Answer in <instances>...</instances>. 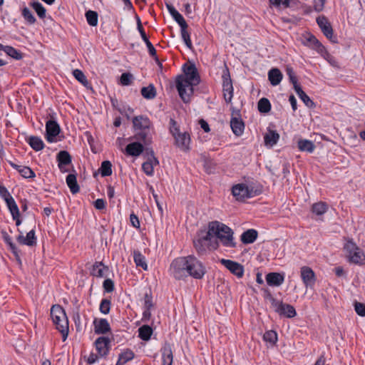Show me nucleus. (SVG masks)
Listing matches in <instances>:
<instances>
[{"instance_id":"obj_57","label":"nucleus","mask_w":365,"mask_h":365,"mask_svg":"<svg viewBox=\"0 0 365 365\" xmlns=\"http://www.w3.org/2000/svg\"><path fill=\"white\" fill-rule=\"evenodd\" d=\"M133 75L129 73H123L120 76V83L123 86H128L131 83Z\"/></svg>"},{"instance_id":"obj_17","label":"nucleus","mask_w":365,"mask_h":365,"mask_svg":"<svg viewBox=\"0 0 365 365\" xmlns=\"http://www.w3.org/2000/svg\"><path fill=\"white\" fill-rule=\"evenodd\" d=\"M274 309V312L280 316L286 317L287 318H293L297 314L296 310L293 306L288 304H284L281 301Z\"/></svg>"},{"instance_id":"obj_9","label":"nucleus","mask_w":365,"mask_h":365,"mask_svg":"<svg viewBox=\"0 0 365 365\" xmlns=\"http://www.w3.org/2000/svg\"><path fill=\"white\" fill-rule=\"evenodd\" d=\"M303 44L311 49L315 50L318 53L322 56L328 54L327 49L322 44V43L312 34H307L304 36Z\"/></svg>"},{"instance_id":"obj_58","label":"nucleus","mask_w":365,"mask_h":365,"mask_svg":"<svg viewBox=\"0 0 365 365\" xmlns=\"http://www.w3.org/2000/svg\"><path fill=\"white\" fill-rule=\"evenodd\" d=\"M103 287L106 292H112L114 290V282L110 279H106L103 282Z\"/></svg>"},{"instance_id":"obj_48","label":"nucleus","mask_w":365,"mask_h":365,"mask_svg":"<svg viewBox=\"0 0 365 365\" xmlns=\"http://www.w3.org/2000/svg\"><path fill=\"white\" fill-rule=\"evenodd\" d=\"M86 18L88 24L91 26H96L98 24V14L96 11L89 10L86 13Z\"/></svg>"},{"instance_id":"obj_31","label":"nucleus","mask_w":365,"mask_h":365,"mask_svg":"<svg viewBox=\"0 0 365 365\" xmlns=\"http://www.w3.org/2000/svg\"><path fill=\"white\" fill-rule=\"evenodd\" d=\"M294 91L297 96H299V98L303 101L306 106H307L308 108H313L314 106V103L303 91L301 86H295Z\"/></svg>"},{"instance_id":"obj_5","label":"nucleus","mask_w":365,"mask_h":365,"mask_svg":"<svg viewBox=\"0 0 365 365\" xmlns=\"http://www.w3.org/2000/svg\"><path fill=\"white\" fill-rule=\"evenodd\" d=\"M51 317L56 329L61 332L63 341H66L68 334V320L65 310L58 304L52 306Z\"/></svg>"},{"instance_id":"obj_11","label":"nucleus","mask_w":365,"mask_h":365,"mask_svg":"<svg viewBox=\"0 0 365 365\" xmlns=\"http://www.w3.org/2000/svg\"><path fill=\"white\" fill-rule=\"evenodd\" d=\"M145 151L147 154L150 155V157L143 163L142 169L148 176H153L154 174V167L158 165L159 161L155 157L153 149L146 148Z\"/></svg>"},{"instance_id":"obj_45","label":"nucleus","mask_w":365,"mask_h":365,"mask_svg":"<svg viewBox=\"0 0 365 365\" xmlns=\"http://www.w3.org/2000/svg\"><path fill=\"white\" fill-rule=\"evenodd\" d=\"M4 51L16 60H20L23 57L22 53L19 51L10 46H6Z\"/></svg>"},{"instance_id":"obj_54","label":"nucleus","mask_w":365,"mask_h":365,"mask_svg":"<svg viewBox=\"0 0 365 365\" xmlns=\"http://www.w3.org/2000/svg\"><path fill=\"white\" fill-rule=\"evenodd\" d=\"M286 73L289 77V81L293 84L294 89H295V86H300L298 84L297 76L292 67H287Z\"/></svg>"},{"instance_id":"obj_14","label":"nucleus","mask_w":365,"mask_h":365,"mask_svg":"<svg viewBox=\"0 0 365 365\" xmlns=\"http://www.w3.org/2000/svg\"><path fill=\"white\" fill-rule=\"evenodd\" d=\"M317 23L324 35L332 42H336V38L333 35V29L328 19L324 16H319Z\"/></svg>"},{"instance_id":"obj_44","label":"nucleus","mask_w":365,"mask_h":365,"mask_svg":"<svg viewBox=\"0 0 365 365\" xmlns=\"http://www.w3.org/2000/svg\"><path fill=\"white\" fill-rule=\"evenodd\" d=\"M258 110L260 113H268L271 110V103L266 98H262L258 101Z\"/></svg>"},{"instance_id":"obj_20","label":"nucleus","mask_w":365,"mask_h":365,"mask_svg":"<svg viewBox=\"0 0 365 365\" xmlns=\"http://www.w3.org/2000/svg\"><path fill=\"white\" fill-rule=\"evenodd\" d=\"M265 279L269 286L279 287L284 281V274L279 272H270L266 275Z\"/></svg>"},{"instance_id":"obj_55","label":"nucleus","mask_w":365,"mask_h":365,"mask_svg":"<svg viewBox=\"0 0 365 365\" xmlns=\"http://www.w3.org/2000/svg\"><path fill=\"white\" fill-rule=\"evenodd\" d=\"M100 311L104 314H107L110 312V301L107 299H103L100 304Z\"/></svg>"},{"instance_id":"obj_42","label":"nucleus","mask_w":365,"mask_h":365,"mask_svg":"<svg viewBox=\"0 0 365 365\" xmlns=\"http://www.w3.org/2000/svg\"><path fill=\"white\" fill-rule=\"evenodd\" d=\"M30 6L34 9L36 12L38 16L40 19H44L46 17V9L38 1H33L30 3Z\"/></svg>"},{"instance_id":"obj_1","label":"nucleus","mask_w":365,"mask_h":365,"mask_svg":"<svg viewBox=\"0 0 365 365\" xmlns=\"http://www.w3.org/2000/svg\"><path fill=\"white\" fill-rule=\"evenodd\" d=\"M170 270L177 279H183L187 277L201 279L206 273L205 266L193 255L175 259L171 263Z\"/></svg>"},{"instance_id":"obj_29","label":"nucleus","mask_w":365,"mask_h":365,"mask_svg":"<svg viewBox=\"0 0 365 365\" xmlns=\"http://www.w3.org/2000/svg\"><path fill=\"white\" fill-rule=\"evenodd\" d=\"M26 141L29 145L36 151H40L44 148V143L40 137L30 136L28 138Z\"/></svg>"},{"instance_id":"obj_61","label":"nucleus","mask_w":365,"mask_h":365,"mask_svg":"<svg viewBox=\"0 0 365 365\" xmlns=\"http://www.w3.org/2000/svg\"><path fill=\"white\" fill-rule=\"evenodd\" d=\"M144 306L145 309H150L153 307L152 296L148 293L144 297Z\"/></svg>"},{"instance_id":"obj_33","label":"nucleus","mask_w":365,"mask_h":365,"mask_svg":"<svg viewBox=\"0 0 365 365\" xmlns=\"http://www.w3.org/2000/svg\"><path fill=\"white\" fill-rule=\"evenodd\" d=\"M153 330L149 325H143L138 329V336L143 341L150 340Z\"/></svg>"},{"instance_id":"obj_10","label":"nucleus","mask_w":365,"mask_h":365,"mask_svg":"<svg viewBox=\"0 0 365 365\" xmlns=\"http://www.w3.org/2000/svg\"><path fill=\"white\" fill-rule=\"evenodd\" d=\"M300 277L306 288H313L316 282V276L313 269L307 266L300 268Z\"/></svg>"},{"instance_id":"obj_18","label":"nucleus","mask_w":365,"mask_h":365,"mask_svg":"<svg viewBox=\"0 0 365 365\" xmlns=\"http://www.w3.org/2000/svg\"><path fill=\"white\" fill-rule=\"evenodd\" d=\"M109 343V339L105 336L98 337L96 340V349L100 357L106 356L108 354Z\"/></svg>"},{"instance_id":"obj_52","label":"nucleus","mask_w":365,"mask_h":365,"mask_svg":"<svg viewBox=\"0 0 365 365\" xmlns=\"http://www.w3.org/2000/svg\"><path fill=\"white\" fill-rule=\"evenodd\" d=\"M18 171L25 178H33L35 177L34 172L29 167L21 166Z\"/></svg>"},{"instance_id":"obj_59","label":"nucleus","mask_w":365,"mask_h":365,"mask_svg":"<svg viewBox=\"0 0 365 365\" xmlns=\"http://www.w3.org/2000/svg\"><path fill=\"white\" fill-rule=\"evenodd\" d=\"M354 309L359 316H365V304L360 302H356L354 304Z\"/></svg>"},{"instance_id":"obj_30","label":"nucleus","mask_w":365,"mask_h":365,"mask_svg":"<svg viewBox=\"0 0 365 365\" xmlns=\"http://www.w3.org/2000/svg\"><path fill=\"white\" fill-rule=\"evenodd\" d=\"M298 148L299 150L312 153L315 149V145L312 141L307 139H301L298 141Z\"/></svg>"},{"instance_id":"obj_64","label":"nucleus","mask_w":365,"mask_h":365,"mask_svg":"<svg viewBox=\"0 0 365 365\" xmlns=\"http://www.w3.org/2000/svg\"><path fill=\"white\" fill-rule=\"evenodd\" d=\"M94 207L97 210H103L106 207V201L104 200H103V199H97L94 202Z\"/></svg>"},{"instance_id":"obj_24","label":"nucleus","mask_w":365,"mask_h":365,"mask_svg":"<svg viewBox=\"0 0 365 365\" xmlns=\"http://www.w3.org/2000/svg\"><path fill=\"white\" fill-rule=\"evenodd\" d=\"M230 126L232 132L237 136L241 135L245 129L243 121L237 117H234L230 120Z\"/></svg>"},{"instance_id":"obj_7","label":"nucleus","mask_w":365,"mask_h":365,"mask_svg":"<svg viewBox=\"0 0 365 365\" xmlns=\"http://www.w3.org/2000/svg\"><path fill=\"white\" fill-rule=\"evenodd\" d=\"M344 249L349 262L359 265L365 264V253L352 240H348Z\"/></svg>"},{"instance_id":"obj_36","label":"nucleus","mask_w":365,"mask_h":365,"mask_svg":"<svg viewBox=\"0 0 365 365\" xmlns=\"http://www.w3.org/2000/svg\"><path fill=\"white\" fill-rule=\"evenodd\" d=\"M134 356L135 354L133 351L127 349L119 355L115 365H124L128 361L132 360L134 358Z\"/></svg>"},{"instance_id":"obj_26","label":"nucleus","mask_w":365,"mask_h":365,"mask_svg":"<svg viewBox=\"0 0 365 365\" xmlns=\"http://www.w3.org/2000/svg\"><path fill=\"white\" fill-rule=\"evenodd\" d=\"M279 135L276 130H269L264 135V140L266 145L272 147L276 145L279 140Z\"/></svg>"},{"instance_id":"obj_46","label":"nucleus","mask_w":365,"mask_h":365,"mask_svg":"<svg viewBox=\"0 0 365 365\" xmlns=\"http://www.w3.org/2000/svg\"><path fill=\"white\" fill-rule=\"evenodd\" d=\"M100 173L101 176L107 177L112 175V165L111 163L108 160L103 161L101 163V166L100 168Z\"/></svg>"},{"instance_id":"obj_27","label":"nucleus","mask_w":365,"mask_h":365,"mask_svg":"<svg viewBox=\"0 0 365 365\" xmlns=\"http://www.w3.org/2000/svg\"><path fill=\"white\" fill-rule=\"evenodd\" d=\"M268 78L272 86H277L282 79V73L278 68H272L268 72Z\"/></svg>"},{"instance_id":"obj_28","label":"nucleus","mask_w":365,"mask_h":365,"mask_svg":"<svg viewBox=\"0 0 365 365\" xmlns=\"http://www.w3.org/2000/svg\"><path fill=\"white\" fill-rule=\"evenodd\" d=\"M257 235L258 233L255 230H248L242 234L241 240L244 244L253 243L256 240Z\"/></svg>"},{"instance_id":"obj_2","label":"nucleus","mask_w":365,"mask_h":365,"mask_svg":"<svg viewBox=\"0 0 365 365\" xmlns=\"http://www.w3.org/2000/svg\"><path fill=\"white\" fill-rule=\"evenodd\" d=\"M183 71L185 75H180L176 78V88L182 101L188 103L193 93V86L199 83L200 78L194 64H185Z\"/></svg>"},{"instance_id":"obj_19","label":"nucleus","mask_w":365,"mask_h":365,"mask_svg":"<svg viewBox=\"0 0 365 365\" xmlns=\"http://www.w3.org/2000/svg\"><path fill=\"white\" fill-rule=\"evenodd\" d=\"M161 354L163 365H173V353L172 345L169 343H165L161 348Z\"/></svg>"},{"instance_id":"obj_4","label":"nucleus","mask_w":365,"mask_h":365,"mask_svg":"<svg viewBox=\"0 0 365 365\" xmlns=\"http://www.w3.org/2000/svg\"><path fill=\"white\" fill-rule=\"evenodd\" d=\"M133 123L136 131L133 138L136 140L142 141L145 145H150L153 138L149 118L143 115L136 116L133 119Z\"/></svg>"},{"instance_id":"obj_23","label":"nucleus","mask_w":365,"mask_h":365,"mask_svg":"<svg viewBox=\"0 0 365 365\" xmlns=\"http://www.w3.org/2000/svg\"><path fill=\"white\" fill-rule=\"evenodd\" d=\"M108 272V267L105 266L102 262H96L91 270V274L96 277H104Z\"/></svg>"},{"instance_id":"obj_3","label":"nucleus","mask_w":365,"mask_h":365,"mask_svg":"<svg viewBox=\"0 0 365 365\" xmlns=\"http://www.w3.org/2000/svg\"><path fill=\"white\" fill-rule=\"evenodd\" d=\"M214 237L219 239L225 247H235L236 244L234 242L233 232L232 229L220 222L212 221L208 225L207 237L211 240Z\"/></svg>"},{"instance_id":"obj_40","label":"nucleus","mask_w":365,"mask_h":365,"mask_svg":"<svg viewBox=\"0 0 365 365\" xmlns=\"http://www.w3.org/2000/svg\"><path fill=\"white\" fill-rule=\"evenodd\" d=\"M141 95L146 99H153L156 96V90L153 84L141 88Z\"/></svg>"},{"instance_id":"obj_22","label":"nucleus","mask_w":365,"mask_h":365,"mask_svg":"<svg viewBox=\"0 0 365 365\" xmlns=\"http://www.w3.org/2000/svg\"><path fill=\"white\" fill-rule=\"evenodd\" d=\"M17 241L21 244L27 246H33L36 243V237L35 236L34 230L29 231L26 236L24 237L22 234L17 237Z\"/></svg>"},{"instance_id":"obj_8","label":"nucleus","mask_w":365,"mask_h":365,"mask_svg":"<svg viewBox=\"0 0 365 365\" xmlns=\"http://www.w3.org/2000/svg\"><path fill=\"white\" fill-rule=\"evenodd\" d=\"M232 193L238 201H244L245 199L253 197L258 194L253 187L244 183L235 185L232 188Z\"/></svg>"},{"instance_id":"obj_34","label":"nucleus","mask_w":365,"mask_h":365,"mask_svg":"<svg viewBox=\"0 0 365 365\" xmlns=\"http://www.w3.org/2000/svg\"><path fill=\"white\" fill-rule=\"evenodd\" d=\"M180 26V33H181V37L182 38V41H184L185 46L188 48H192V43L190 39V33L187 31V24H182Z\"/></svg>"},{"instance_id":"obj_13","label":"nucleus","mask_w":365,"mask_h":365,"mask_svg":"<svg viewBox=\"0 0 365 365\" xmlns=\"http://www.w3.org/2000/svg\"><path fill=\"white\" fill-rule=\"evenodd\" d=\"M223 96L226 103H230L233 97V86L228 70L222 75Z\"/></svg>"},{"instance_id":"obj_39","label":"nucleus","mask_w":365,"mask_h":365,"mask_svg":"<svg viewBox=\"0 0 365 365\" xmlns=\"http://www.w3.org/2000/svg\"><path fill=\"white\" fill-rule=\"evenodd\" d=\"M140 36H141L142 39L143 40V41L146 44V46H147V48L148 49L149 54L151 56L155 57V60L157 61H158V59L156 57V50L154 48L153 45L151 43V42L149 41L148 38L147 37L145 31H140Z\"/></svg>"},{"instance_id":"obj_53","label":"nucleus","mask_w":365,"mask_h":365,"mask_svg":"<svg viewBox=\"0 0 365 365\" xmlns=\"http://www.w3.org/2000/svg\"><path fill=\"white\" fill-rule=\"evenodd\" d=\"M73 75L75 77V78L83 86H86L88 84V80L84 73L81 70H73Z\"/></svg>"},{"instance_id":"obj_56","label":"nucleus","mask_w":365,"mask_h":365,"mask_svg":"<svg viewBox=\"0 0 365 365\" xmlns=\"http://www.w3.org/2000/svg\"><path fill=\"white\" fill-rule=\"evenodd\" d=\"M0 197L5 201V202L13 198L6 187L1 185H0Z\"/></svg>"},{"instance_id":"obj_38","label":"nucleus","mask_w":365,"mask_h":365,"mask_svg":"<svg viewBox=\"0 0 365 365\" xmlns=\"http://www.w3.org/2000/svg\"><path fill=\"white\" fill-rule=\"evenodd\" d=\"M167 8L172 17L178 24L179 26L187 23L183 16L174 8V6L172 5H167Z\"/></svg>"},{"instance_id":"obj_6","label":"nucleus","mask_w":365,"mask_h":365,"mask_svg":"<svg viewBox=\"0 0 365 365\" xmlns=\"http://www.w3.org/2000/svg\"><path fill=\"white\" fill-rule=\"evenodd\" d=\"M170 132L175 138V145L180 150L187 152L190 150V136L187 132H181L175 120H170Z\"/></svg>"},{"instance_id":"obj_63","label":"nucleus","mask_w":365,"mask_h":365,"mask_svg":"<svg viewBox=\"0 0 365 365\" xmlns=\"http://www.w3.org/2000/svg\"><path fill=\"white\" fill-rule=\"evenodd\" d=\"M130 221L133 227L135 228L140 227V221L138 217L133 213L130 215Z\"/></svg>"},{"instance_id":"obj_49","label":"nucleus","mask_w":365,"mask_h":365,"mask_svg":"<svg viewBox=\"0 0 365 365\" xmlns=\"http://www.w3.org/2000/svg\"><path fill=\"white\" fill-rule=\"evenodd\" d=\"M263 339L271 345H274L277 341V334L273 330H269L264 334Z\"/></svg>"},{"instance_id":"obj_32","label":"nucleus","mask_w":365,"mask_h":365,"mask_svg":"<svg viewBox=\"0 0 365 365\" xmlns=\"http://www.w3.org/2000/svg\"><path fill=\"white\" fill-rule=\"evenodd\" d=\"M66 184L70 188L71 192L73 194H76L79 192V186L77 183L76 176L74 174H69L67 175L66 179Z\"/></svg>"},{"instance_id":"obj_25","label":"nucleus","mask_w":365,"mask_h":365,"mask_svg":"<svg viewBox=\"0 0 365 365\" xmlns=\"http://www.w3.org/2000/svg\"><path fill=\"white\" fill-rule=\"evenodd\" d=\"M58 166L62 169L63 165H70L71 163V156L66 150L60 151L57 155Z\"/></svg>"},{"instance_id":"obj_62","label":"nucleus","mask_w":365,"mask_h":365,"mask_svg":"<svg viewBox=\"0 0 365 365\" xmlns=\"http://www.w3.org/2000/svg\"><path fill=\"white\" fill-rule=\"evenodd\" d=\"M325 4V0H314V10L319 12L323 10Z\"/></svg>"},{"instance_id":"obj_12","label":"nucleus","mask_w":365,"mask_h":365,"mask_svg":"<svg viewBox=\"0 0 365 365\" xmlns=\"http://www.w3.org/2000/svg\"><path fill=\"white\" fill-rule=\"evenodd\" d=\"M61 128L55 120H49L46 123V139L48 143L57 141L56 137L60 133Z\"/></svg>"},{"instance_id":"obj_43","label":"nucleus","mask_w":365,"mask_h":365,"mask_svg":"<svg viewBox=\"0 0 365 365\" xmlns=\"http://www.w3.org/2000/svg\"><path fill=\"white\" fill-rule=\"evenodd\" d=\"M13 218H16V217L20 216L19 210L18 205H16L14 197L9 200L6 202Z\"/></svg>"},{"instance_id":"obj_37","label":"nucleus","mask_w":365,"mask_h":365,"mask_svg":"<svg viewBox=\"0 0 365 365\" xmlns=\"http://www.w3.org/2000/svg\"><path fill=\"white\" fill-rule=\"evenodd\" d=\"M133 259L137 267H141L144 270L148 269L145 257L138 250L133 252Z\"/></svg>"},{"instance_id":"obj_35","label":"nucleus","mask_w":365,"mask_h":365,"mask_svg":"<svg viewBox=\"0 0 365 365\" xmlns=\"http://www.w3.org/2000/svg\"><path fill=\"white\" fill-rule=\"evenodd\" d=\"M328 210V205L326 202H318L314 203L312 206V212L317 216L324 215Z\"/></svg>"},{"instance_id":"obj_47","label":"nucleus","mask_w":365,"mask_h":365,"mask_svg":"<svg viewBox=\"0 0 365 365\" xmlns=\"http://www.w3.org/2000/svg\"><path fill=\"white\" fill-rule=\"evenodd\" d=\"M211 240L207 237V233L205 236L200 237V238L194 240V246L198 252L205 250V243Z\"/></svg>"},{"instance_id":"obj_50","label":"nucleus","mask_w":365,"mask_h":365,"mask_svg":"<svg viewBox=\"0 0 365 365\" xmlns=\"http://www.w3.org/2000/svg\"><path fill=\"white\" fill-rule=\"evenodd\" d=\"M292 0H269L270 5L276 7L278 9H287L290 6Z\"/></svg>"},{"instance_id":"obj_60","label":"nucleus","mask_w":365,"mask_h":365,"mask_svg":"<svg viewBox=\"0 0 365 365\" xmlns=\"http://www.w3.org/2000/svg\"><path fill=\"white\" fill-rule=\"evenodd\" d=\"M264 298L270 302L273 309H274L280 302L276 299L269 292H266Z\"/></svg>"},{"instance_id":"obj_15","label":"nucleus","mask_w":365,"mask_h":365,"mask_svg":"<svg viewBox=\"0 0 365 365\" xmlns=\"http://www.w3.org/2000/svg\"><path fill=\"white\" fill-rule=\"evenodd\" d=\"M148 146L145 145L142 141L137 140L128 144L125 147V153L127 155L138 157L143 153L145 147Z\"/></svg>"},{"instance_id":"obj_21","label":"nucleus","mask_w":365,"mask_h":365,"mask_svg":"<svg viewBox=\"0 0 365 365\" xmlns=\"http://www.w3.org/2000/svg\"><path fill=\"white\" fill-rule=\"evenodd\" d=\"M93 326L95 333L98 334H104L110 331V324L106 319H95Z\"/></svg>"},{"instance_id":"obj_51","label":"nucleus","mask_w":365,"mask_h":365,"mask_svg":"<svg viewBox=\"0 0 365 365\" xmlns=\"http://www.w3.org/2000/svg\"><path fill=\"white\" fill-rule=\"evenodd\" d=\"M22 16L26 22L29 24H34L36 21L32 12L27 7H24L22 9Z\"/></svg>"},{"instance_id":"obj_41","label":"nucleus","mask_w":365,"mask_h":365,"mask_svg":"<svg viewBox=\"0 0 365 365\" xmlns=\"http://www.w3.org/2000/svg\"><path fill=\"white\" fill-rule=\"evenodd\" d=\"M1 236L4 242L9 245L11 252L16 257H18V248L15 244L12 242L11 237L6 231H1Z\"/></svg>"},{"instance_id":"obj_16","label":"nucleus","mask_w":365,"mask_h":365,"mask_svg":"<svg viewBox=\"0 0 365 365\" xmlns=\"http://www.w3.org/2000/svg\"><path fill=\"white\" fill-rule=\"evenodd\" d=\"M222 264H223L227 269H228L232 274L236 275L238 278H241L244 274L243 267L234 261L230 259H222L220 260Z\"/></svg>"}]
</instances>
